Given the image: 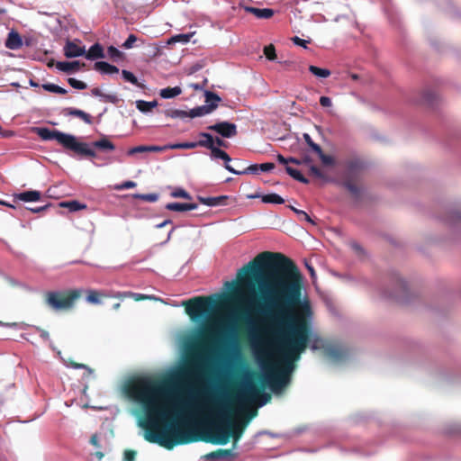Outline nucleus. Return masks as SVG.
Returning a JSON list of instances; mask_svg holds the SVG:
<instances>
[{
  "label": "nucleus",
  "mask_w": 461,
  "mask_h": 461,
  "mask_svg": "<svg viewBox=\"0 0 461 461\" xmlns=\"http://www.w3.org/2000/svg\"><path fill=\"white\" fill-rule=\"evenodd\" d=\"M326 354L334 361H341L348 356V351L339 347H329L326 348Z\"/></svg>",
  "instance_id": "nucleus-18"
},
{
  "label": "nucleus",
  "mask_w": 461,
  "mask_h": 461,
  "mask_svg": "<svg viewBox=\"0 0 461 461\" xmlns=\"http://www.w3.org/2000/svg\"><path fill=\"white\" fill-rule=\"evenodd\" d=\"M134 197L143 200V201H146V202L154 203V202L158 201V194H134Z\"/></svg>",
  "instance_id": "nucleus-41"
},
{
  "label": "nucleus",
  "mask_w": 461,
  "mask_h": 461,
  "mask_svg": "<svg viewBox=\"0 0 461 461\" xmlns=\"http://www.w3.org/2000/svg\"><path fill=\"white\" fill-rule=\"evenodd\" d=\"M94 68L102 74L111 75L119 72V68L113 65H111L105 61H96L94 65Z\"/></svg>",
  "instance_id": "nucleus-21"
},
{
  "label": "nucleus",
  "mask_w": 461,
  "mask_h": 461,
  "mask_svg": "<svg viewBox=\"0 0 461 461\" xmlns=\"http://www.w3.org/2000/svg\"><path fill=\"white\" fill-rule=\"evenodd\" d=\"M91 93L95 96L102 97L104 102L115 103L117 101L115 95L104 94L99 88H93Z\"/></svg>",
  "instance_id": "nucleus-33"
},
{
  "label": "nucleus",
  "mask_w": 461,
  "mask_h": 461,
  "mask_svg": "<svg viewBox=\"0 0 461 461\" xmlns=\"http://www.w3.org/2000/svg\"><path fill=\"white\" fill-rule=\"evenodd\" d=\"M425 101L428 103V104H431L432 103V94L431 93H427L425 94Z\"/></svg>",
  "instance_id": "nucleus-64"
},
{
  "label": "nucleus",
  "mask_w": 461,
  "mask_h": 461,
  "mask_svg": "<svg viewBox=\"0 0 461 461\" xmlns=\"http://www.w3.org/2000/svg\"><path fill=\"white\" fill-rule=\"evenodd\" d=\"M71 366L76 368V369H83V368H86V366L84 365V364H78V363H76V362H71Z\"/></svg>",
  "instance_id": "nucleus-61"
},
{
  "label": "nucleus",
  "mask_w": 461,
  "mask_h": 461,
  "mask_svg": "<svg viewBox=\"0 0 461 461\" xmlns=\"http://www.w3.org/2000/svg\"><path fill=\"white\" fill-rule=\"evenodd\" d=\"M107 53L109 57L113 59H121L123 56L122 52L113 46L108 47Z\"/></svg>",
  "instance_id": "nucleus-47"
},
{
  "label": "nucleus",
  "mask_w": 461,
  "mask_h": 461,
  "mask_svg": "<svg viewBox=\"0 0 461 461\" xmlns=\"http://www.w3.org/2000/svg\"><path fill=\"white\" fill-rule=\"evenodd\" d=\"M116 297H118V298L131 297L135 301H141V300H146V299H153L152 296L145 295V294H136V293H132V292L120 293V294H118L116 295Z\"/></svg>",
  "instance_id": "nucleus-31"
},
{
  "label": "nucleus",
  "mask_w": 461,
  "mask_h": 461,
  "mask_svg": "<svg viewBox=\"0 0 461 461\" xmlns=\"http://www.w3.org/2000/svg\"><path fill=\"white\" fill-rule=\"evenodd\" d=\"M182 93V89L179 86L163 88L159 92V95L162 98L169 99L179 95Z\"/></svg>",
  "instance_id": "nucleus-26"
},
{
  "label": "nucleus",
  "mask_w": 461,
  "mask_h": 461,
  "mask_svg": "<svg viewBox=\"0 0 461 461\" xmlns=\"http://www.w3.org/2000/svg\"><path fill=\"white\" fill-rule=\"evenodd\" d=\"M41 192L35 190L25 191L14 195V200H20L23 202H37L41 199Z\"/></svg>",
  "instance_id": "nucleus-15"
},
{
  "label": "nucleus",
  "mask_w": 461,
  "mask_h": 461,
  "mask_svg": "<svg viewBox=\"0 0 461 461\" xmlns=\"http://www.w3.org/2000/svg\"><path fill=\"white\" fill-rule=\"evenodd\" d=\"M285 171L286 173L292 176L294 179L303 183V184H308L309 183V180L304 177L301 172L292 167H289V166H286L285 167Z\"/></svg>",
  "instance_id": "nucleus-28"
},
{
  "label": "nucleus",
  "mask_w": 461,
  "mask_h": 461,
  "mask_svg": "<svg viewBox=\"0 0 461 461\" xmlns=\"http://www.w3.org/2000/svg\"><path fill=\"white\" fill-rule=\"evenodd\" d=\"M165 114L171 118H186L188 117V112L178 110V109H168L165 111Z\"/></svg>",
  "instance_id": "nucleus-35"
},
{
  "label": "nucleus",
  "mask_w": 461,
  "mask_h": 461,
  "mask_svg": "<svg viewBox=\"0 0 461 461\" xmlns=\"http://www.w3.org/2000/svg\"><path fill=\"white\" fill-rule=\"evenodd\" d=\"M85 57L90 60L104 58V49L102 45L99 43H95L94 45H92L88 51L85 52Z\"/></svg>",
  "instance_id": "nucleus-22"
},
{
  "label": "nucleus",
  "mask_w": 461,
  "mask_h": 461,
  "mask_svg": "<svg viewBox=\"0 0 461 461\" xmlns=\"http://www.w3.org/2000/svg\"><path fill=\"white\" fill-rule=\"evenodd\" d=\"M68 82L75 89L85 90L87 87V85L85 82L77 80L74 77H69Z\"/></svg>",
  "instance_id": "nucleus-40"
},
{
  "label": "nucleus",
  "mask_w": 461,
  "mask_h": 461,
  "mask_svg": "<svg viewBox=\"0 0 461 461\" xmlns=\"http://www.w3.org/2000/svg\"><path fill=\"white\" fill-rule=\"evenodd\" d=\"M362 167V162L358 159H351L346 163L347 176L342 185L356 199L360 197L361 188L354 182L353 177H357Z\"/></svg>",
  "instance_id": "nucleus-7"
},
{
  "label": "nucleus",
  "mask_w": 461,
  "mask_h": 461,
  "mask_svg": "<svg viewBox=\"0 0 461 461\" xmlns=\"http://www.w3.org/2000/svg\"><path fill=\"white\" fill-rule=\"evenodd\" d=\"M136 186V183L133 181H125L122 184L117 185L115 189L117 190H123V189H130Z\"/></svg>",
  "instance_id": "nucleus-51"
},
{
  "label": "nucleus",
  "mask_w": 461,
  "mask_h": 461,
  "mask_svg": "<svg viewBox=\"0 0 461 461\" xmlns=\"http://www.w3.org/2000/svg\"><path fill=\"white\" fill-rule=\"evenodd\" d=\"M88 147L92 149L95 148L102 151H113L115 149L114 144L106 137H103L100 140L92 142L91 147L89 145Z\"/></svg>",
  "instance_id": "nucleus-20"
},
{
  "label": "nucleus",
  "mask_w": 461,
  "mask_h": 461,
  "mask_svg": "<svg viewBox=\"0 0 461 461\" xmlns=\"http://www.w3.org/2000/svg\"><path fill=\"white\" fill-rule=\"evenodd\" d=\"M157 105H158L157 101L148 102V101H144V100H138L136 102V107L141 113H149Z\"/></svg>",
  "instance_id": "nucleus-27"
},
{
  "label": "nucleus",
  "mask_w": 461,
  "mask_h": 461,
  "mask_svg": "<svg viewBox=\"0 0 461 461\" xmlns=\"http://www.w3.org/2000/svg\"><path fill=\"white\" fill-rule=\"evenodd\" d=\"M42 88L46 91L59 95H65L68 92L65 88L51 83L43 84Z\"/></svg>",
  "instance_id": "nucleus-34"
},
{
  "label": "nucleus",
  "mask_w": 461,
  "mask_h": 461,
  "mask_svg": "<svg viewBox=\"0 0 461 461\" xmlns=\"http://www.w3.org/2000/svg\"><path fill=\"white\" fill-rule=\"evenodd\" d=\"M62 113L66 116L77 117V118L81 119L82 121H84L87 124H92V122H93L92 116L90 114L85 113L82 110L77 109V108H73V107L65 108V109H63Z\"/></svg>",
  "instance_id": "nucleus-11"
},
{
  "label": "nucleus",
  "mask_w": 461,
  "mask_h": 461,
  "mask_svg": "<svg viewBox=\"0 0 461 461\" xmlns=\"http://www.w3.org/2000/svg\"><path fill=\"white\" fill-rule=\"evenodd\" d=\"M204 96H205V103L207 104H213V103H216L218 104V103L221 101V98L218 95H216L213 92L208 91V90H206L204 92Z\"/></svg>",
  "instance_id": "nucleus-38"
},
{
  "label": "nucleus",
  "mask_w": 461,
  "mask_h": 461,
  "mask_svg": "<svg viewBox=\"0 0 461 461\" xmlns=\"http://www.w3.org/2000/svg\"><path fill=\"white\" fill-rule=\"evenodd\" d=\"M236 454L232 449H217L215 451L210 452L204 456V458L207 460H216L226 457H234Z\"/></svg>",
  "instance_id": "nucleus-16"
},
{
  "label": "nucleus",
  "mask_w": 461,
  "mask_h": 461,
  "mask_svg": "<svg viewBox=\"0 0 461 461\" xmlns=\"http://www.w3.org/2000/svg\"><path fill=\"white\" fill-rule=\"evenodd\" d=\"M319 156L321 163L324 166H334L335 165V158L332 156L326 155L322 149H321V152H316Z\"/></svg>",
  "instance_id": "nucleus-36"
},
{
  "label": "nucleus",
  "mask_w": 461,
  "mask_h": 461,
  "mask_svg": "<svg viewBox=\"0 0 461 461\" xmlns=\"http://www.w3.org/2000/svg\"><path fill=\"white\" fill-rule=\"evenodd\" d=\"M210 325H203L193 338L190 348L193 353L178 369L176 377L182 382H200L206 378L210 371L211 345L216 341Z\"/></svg>",
  "instance_id": "nucleus-3"
},
{
  "label": "nucleus",
  "mask_w": 461,
  "mask_h": 461,
  "mask_svg": "<svg viewBox=\"0 0 461 461\" xmlns=\"http://www.w3.org/2000/svg\"><path fill=\"white\" fill-rule=\"evenodd\" d=\"M262 202L281 204L285 203V200L277 194H268L262 196Z\"/></svg>",
  "instance_id": "nucleus-32"
},
{
  "label": "nucleus",
  "mask_w": 461,
  "mask_h": 461,
  "mask_svg": "<svg viewBox=\"0 0 461 461\" xmlns=\"http://www.w3.org/2000/svg\"><path fill=\"white\" fill-rule=\"evenodd\" d=\"M303 139L309 147L316 153L321 152V146L316 144L308 133L303 134Z\"/></svg>",
  "instance_id": "nucleus-43"
},
{
  "label": "nucleus",
  "mask_w": 461,
  "mask_h": 461,
  "mask_svg": "<svg viewBox=\"0 0 461 461\" xmlns=\"http://www.w3.org/2000/svg\"><path fill=\"white\" fill-rule=\"evenodd\" d=\"M85 52V46H80L75 41H68L64 46V55L68 59L83 56Z\"/></svg>",
  "instance_id": "nucleus-10"
},
{
  "label": "nucleus",
  "mask_w": 461,
  "mask_h": 461,
  "mask_svg": "<svg viewBox=\"0 0 461 461\" xmlns=\"http://www.w3.org/2000/svg\"><path fill=\"white\" fill-rule=\"evenodd\" d=\"M228 199L226 195H221L216 197H202L199 196L198 200L201 203L205 204L207 206H218L224 204V202Z\"/></svg>",
  "instance_id": "nucleus-24"
},
{
  "label": "nucleus",
  "mask_w": 461,
  "mask_h": 461,
  "mask_svg": "<svg viewBox=\"0 0 461 461\" xmlns=\"http://www.w3.org/2000/svg\"><path fill=\"white\" fill-rule=\"evenodd\" d=\"M225 168L235 175H244V174H258L259 169V165L254 164L247 167L243 169H235L230 165H226Z\"/></svg>",
  "instance_id": "nucleus-25"
},
{
  "label": "nucleus",
  "mask_w": 461,
  "mask_h": 461,
  "mask_svg": "<svg viewBox=\"0 0 461 461\" xmlns=\"http://www.w3.org/2000/svg\"><path fill=\"white\" fill-rule=\"evenodd\" d=\"M292 41H293L294 44H296V45H298V46H302V47H303V48H305V49L307 48V44H308V42H309L308 41H305V40H303V39L299 38L298 36H294V37H293V38H292Z\"/></svg>",
  "instance_id": "nucleus-54"
},
{
  "label": "nucleus",
  "mask_w": 461,
  "mask_h": 461,
  "mask_svg": "<svg viewBox=\"0 0 461 461\" xmlns=\"http://www.w3.org/2000/svg\"><path fill=\"white\" fill-rule=\"evenodd\" d=\"M320 104L322 107H330L332 104L331 99L328 96H321L320 98Z\"/></svg>",
  "instance_id": "nucleus-55"
},
{
  "label": "nucleus",
  "mask_w": 461,
  "mask_h": 461,
  "mask_svg": "<svg viewBox=\"0 0 461 461\" xmlns=\"http://www.w3.org/2000/svg\"><path fill=\"white\" fill-rule=\"evenodd\" d=\"M310 174L316 178L326 179L324 173L316 166H311Z\"/></svg>",
  "instance_id": "nucleus-49"
},
{
  "label": "nucleus",
  "mask_w": 461,
  "mask_h": 461,
  "mask_svg": "<svg viewBox=\"0 0 461 461\" xmlns=\"http://www.w3.org/2000/svg\"><path fill=\"white\" fill-rule=\"evenodd\" d=\"M213 140H214V144L216 143L220 147H227L226 141H224L223 140H221V139H220L218 137L213 139Z\"/></svg>",
  "instance_id": "nucleus-59"
},
{
  "label": "nucleus",
  "mask_w": 461,
  "mask_h": 461,
  "mask_svg": "<svg viewBox=\"0 0 461 461\" xmlns=\"http://www.w3.org/2000/svg\"><path fill=\"white\" fill-rule=\"evenodd\" d=\"M90 443L95 447H98V438L96 435H93L90 438Z\"/></svg>",
  "instance_id": "nucleus-62"
},
{
  "label": "nucleus",
  "mask_w": 461,
  "mask_h": 461,
  "mask_svg": "<svg viewBox=\"0 0 461 461\" xmlns=\"http://www.w3.org/2000/svg\"><path fill=\"white\" fill-rule=\"evenodd\" d=\"M213 303L212 297L195 296L187 301H184L182 305L185 307L186 314L193 321H198L204 318L209 313Z\"/></svg>",
  "instance_id": "nucleus-6"
},
{
  "label": "nucleus",
  "mask_w": 461,
  "mask_h": 461,
  "mask_svg": "<svg viewBox=\"0 0 461 461\" xmlns=\"http://www.w3.org/2000/svg\"><path fill=\"white\" fill-rule=\"evenodd\" d=\"M144 152H148V146L140 145V146H136V147H133V148L128 149L127 155L133 156L137 153H144Z\"/></svg>",
  "instance_id": "nucleus-48"
},
{
  "label": "nucleus",
  "mask_w": 461,
  "mask_h": 461,
  "mask_svg": "<svg viewBox=\"0 0 461 461\" xmlns=\"http://www.w3.org/2000/svg\"><path fill=\"white\" fill-rule=\"evenodd\" d=\"M264 54L269 60H275L276 59V49L272 44L264 48Z\"/></svg>",
  "instance_id": "nucleus-42"
},
{
  "label": "nucleus",
  "mask_w": 461,
  "mask_h": 461,
  "mask_svg": "<svg viewBox=\"0 0 461 461\" xmlns=\"http://www.w3.org/2000/svg\"><path fill=\"white\" fill-rule=\"evenodd\" d=\"M206 145H207V139L203 138V140H200L196 142H182V143L169 144V149H194L196 147L206 148Z\"/></svg>",
  "instance_id": "nucleus-14"
},
{
  "label": "nucleus",
  "mask_w": 461,
  "mask_h": 461,
  "mask_svg": "<svg viewBox=\"0 0 461 461\" xmlns=\"http://www.w3.org/2000/svg\"><path fill=\"white\" fill-rule=\"evenodd\" d=\"M37 134L44 140H57L65 149L74 151L75 153L89 158H95L96 153L94 149L88 147L87 143L79 142L73 135L67 134L56 130H50L48 128H37Z\"/></svg>",
  "instance_id": "nucleus-4"
},
{
  "label": "nucleus",
  "mask_w": 461,
  "mask_h": 461,
  "mask_svg": "<svg viewBox=\"0 0 461 461\" xmlns=\"http://www.w3.org/2000/svg\"><path fill=\"white\" fill-rule=\"evenodd\" d=\"M275 168L274 163H262L259 165V169L263 172H267Z\"/></svg>",
  "instance_id": "nucleus-56"
},
{
  "label": "nucleus",
  "mask_w": 461,
  "mask_h": 461,
  "mask_svg": "<svg viewBox=\"0 0 461 461\" xmlns=\"http://www.w3.org/2000/svg\"><path fill=\"white\" fill-rule=\"evenodd\" d=\"M234 285V283H226ZM303 280L295 263L281 253L264 251L237 272L233 296L244 303L247 310L259 318V326H252L249 335L259 360H268L273 351L280 356L268 365L266 375L247 373L240 400L243 403L261 398L265 404L270 395L291 382L295 362L306 350L311 335L310 302L303 298Z\"/></svg>",
  "instance_id": "nucleus-1"
},
{
  "label": "nucleus",
  "mask_w": 461,
  "mask_h": 461,
  "mask_svg": "<svg viewBox=\"0 0 461 461\" xmlns=\"http://www.w3.org/2000/svg\"><path fill=\"white\" fill-rule=\"evenodd\" d=\"M191 34H178V35H176V36H173L168 43H171V42H184V43H187L190 39H191Z\"/></svg>",
  "instance_id": "nucleus-46"
},
{
  "label": "nucleus",
  "mask_w": 461,
  "mask_h": 461,
  "mask_svg": "<svg viewBox=\"0 0 461 461\" xmlns=\"http://www.w3.org/2000/svg\"><path fill=\"white\" fill-rule=\"evenodd\" d=\"M289 163H293V164H296V165H301L302 161H301V159L290 157L289 158Z\"/></svg>",
  "instance_id": "nucleus-63"
},
{
  "label": "nucleus",
  "mask_w": 461,
  "mask_h": 461,
  "mask_svg": "<svg viewBox=\"0 0 461 461\" xmlns=\"http://www.w3.org/2000/svg\"><path fill=\"white\" fill-rule=\"evenodd\" d=\"M216 107H217L216 103L197 106L194 109H191L188 112V117L195 118V117L203 116L205 114L211 113Z\"/></svg>",
  "instance_id": "nucleus-13"
},
{
  "label": "nucleus",
  "mask_w": 461,
  "mask_h": 461,
  "mask_svg": "<svg viewBox=\"0 0 461 461\" xmlns=\"http://www.w3.org/2000/svg\"><path fill=\"white\" fill-rule=\"evenodd\" d=\"M136 451L131 449H127L124 452V461H135Z\"/></svg>",
  "instance_id": "nucleus-53"
},
{
  "label": "nucleus",
  "mask_w": 461,
  "mask_h": 461,
  "mask_svg": "<svg viewBox=\"0 0 461 461\" xmlns=\"http://www.w3.org/2000/svg\"><path fill=\"white\" fill-rule=\"evenodd\" d=\"M85 63H81L80 61H59L57 62L56 68L63 72L71 73L79 70L81 68L85 67Z\"/></svg>",
  "instance_id": "nucleus-12"
},
{
  "label": "nucleus",
  "mask_w": 461,
  "mask_h": 461,
  "mask_svg": "<svg viewBox=\"0 0 461 461\" xmlns=\"http://www.w3.org/2000/svg\"><path fill=\"white\" fill-rule=\"evenodd\" d=\"M102 294L95 290H89L87 292L86 300L90 303H100V296Z\"/></svg>",
  "instance_id": "nucleus-39"
},
{
  "label": "nucleus",
  "mask_w": 461,
  "mask_h": 461,
  "mask_svg": "<svg viewBox=\"0 0 461 461\" xmlns=\"http://www.w3.org/2000/svg\"><path fill=\"white\" fill-rule=\"evenodd\" d=\"M277 160L279 163L284 164V165H287L289 163V158H285L281 154L277 155Z\"/></svg>",
  "instance_id": "nucleus-58"
},
{
  "label": "nucleus",
  "mask_w": 461,
  "mask_h": 461,
  "mask_svg": "<svg viewBox=\"0 0 461 461\" xmlns=\"http://www.w3.org/2000/svg\"><path fill=\"white\" fill-rule=\"evenodd\" d=\"M207 129L217 132L223 138H232L238 133L236 124L229 122H217L208 126Z\"/></svg>",
  "instance_id": "nucleus-9"
},
{
  "label": "nucleus",
  "mask_w": 461,
  "mask_h": 461,
  "mask_svg": "<svg viewBox=\"0 0 461 461\" xmlns=\"http://www.w3.org/2000/svg\"><path fill=\"white\" fill-rule=\"evenodd\" d=\"M61 207L68 208L70 212H77L82 209H86V205L80 203L77 201H68V202H62L60 203Z\"/></svg>",
  "instance_id": "nucleus-29"
},
{
  "label": "nucleus",
  "mask_w": 461,
  "mask_h": 461,
  "mask_svg": "<svg viewBox=\"0 0 461 461\" xmlns=\"http://www.w3.org/2000/svg\"><path fill=\"white\" fill-rule=\"evenodd\" d=\"M171 196L174 198H184V199H187V200L192 199V196L190 195V194L183 188H176L171 193Z\"/></svg>",
  "instance_id": "nucleus-37"
},
{
  "label": "nucleus",
  "mask_w": 461,
  "mask_h": 461,
  "mask_svg": "<svg viewBox=\"0 0 461 461\" xmlns=\"http://www.w3.org/2000/svg\"><path fill=\"white\" fill-rule=\"evenodd\" d=\"M246 12L254 14L258 19H269L274 15V10L270 8L245 7Z\"/></svg>",
  "instance_id": "nucleus-19"
},
{
  "label": "nucleus",
  "mask_w": 461,
  "mask_h": 461,
  "mask_svg": "<svg viewBox=\"0 0 461 461\" xmlns=\"http://www.w3.org/2000/svg\"><path fill=\"white\" fill-rule=\"evenodd\" d=\"M199 136L201 138L207 139L206 149L211 150L212 158L222 159L225 162L224 167L226 165H230L229 162L231 160L230 157L229 156V154L227 152H225L224 150L221 149L219 147H216L214 145L213 137L210 133L200 132Z\"/></svg>",
  "instance_id": "nucleus-8"
},
{
  "label": "nucleus",
  "mask_w": 461,
  "mask_h": 461,
  "mask_svg": "<svg viewBox=\"0 0 461 461\" xmlns=\"http://www.w3.org/2000/svg\"><path fill=\"white\" fill-rule=\"evenodd\" d=\"M82 292L78 289H67L49 291L44 294L45 304L54 312L71 311L76 302L81 297Z\"/></svg>",
  "instance_id": "nucleus-5"
},
{
  "label": "nucleus",
  "mask_w": 461,
  "mask_h": 461,
  "mask_svg": "<svg viewBox=\"0 0 461 461\" xmlns=\"http://www.w3.org/2000/svg\"><path fill=\"white\" fill-rule=\"evenodd\" d=\"M198 207L196 203H169L166 205V209L173 212H185L195 210Z\"/></svg>",
  "instance_id": "nucleus-23"
},
{
  "label": "nucleus",
  "mask_w": 461,
  "mask_h": 461,
  "mask_svg": "<svg viewBox=\"0 0 461 461\" xmlns=\"http://www.w3.org/2000/svg\"><path fill=\"white\" fill-rule=\"evenodd\" d=\"M206 85H207V79L204 78L202 84L193 83V84H190V87L194 88V90H202Z\"/></svg>",
  "instance_id": "nucleus-57"
},
{
  "label": "nucleus",
  "mask_w": 461,
  "mask_h": 461,
  "mask_svg": "<svg viewBox=\"0 0 461 461\" xmlns=\"http://www.w3.org/2000/svg\"><path fill=\"white\" fill-rule=\"evenodd\" d=\"M300 221H305L311 224L315 225L316 222L310 217V215L303 210H294Z\"/></svg>",
  "instance_id": "nucleus-45"
},
{
  "label": "nucleus",
  "mask_w": 461,
  "mask_h": 461,
  "mask_svg": "<svg viewBox=\"0 0 461 461\" xmlns=\"http://www.w3.org/2000/svg\"><path fill=\"white\" fill-rule=\"evenodd\" d=\"M137 37L134 34H130L127 40L123 42L122 47L124 49H131L133 47V44L137 41Z\"/></svg>",
  "instance_id": "nucleus-50"
},
{
  "label": "nucleus",
  "mask_w": 461,
  "mask_h": 461,
  "mask_svg": "<svg viewBox=\"0 0 461 461\" xmlns=\"http://www.w3.org/2000/svg\"><path fill=\"white\" fill-rule=\"evenodd\" d=\"M49 207V205H44V206H41V207H37V208H31L30 210L34 212V213H38V212H43L44 210H46L47 208Z\"/></svg>",
  "instance_id": "nucleus-60"
},
{
  "label": "nucleus",
  "mask_w": 461,
  "mask_h": 461,
  "mask_svg": "<svg viewBox=\"0 0 461 461\" xmlns=\"http://www.w3.org/2000/svg\"><path fill=\"white\" fill-rule=\"evenodd\" d=\"M122 77H123L126 81H128V82H130V83H131V84H133V85H135V86H139V82H138L137 77H135L131 72H130V71H128V70L123 69V70L122 71Z\"/></svg>",
  "instance_id": "nucleus-44"
},
{
  "label": "nucleus",
  "mask_w": 461,
  "mask_h": 461,
  "mask_svg": "<svg viewBox=\"0 0 461 461\" xmlns=\"http://www.w3.org/2000/svg\"><path fill=\"white\" fill-rule=\"evenodd\" d=\"M23 46V41L20 34L16 32H11L5 41V47L9 50H18Z\"/></svg>",
  "instance_id": "nucleus-17"
},
{
  "label": "nucleus",
  "mask_w": 461,
  "mask_h": 461,
  "mask_svg": "<svg viewBox=\"0 0 461 461\" xmlns=\"http://www.w3.org/2000/svg\"><path fill=\"white\" fill-rule=\"evenodd\" d=\"M167 149H170L169 144L165 145V146H148V152H151V151L152 152H159V151H164Z\"/></svg>",
  "instance_id": "nucleus-52"
},
{
  "label": "nucleus",
  "mask_w": 461,
  "mask_h": 461,
  "mask_svg": "<svg viewBox=\"0 0 461 461\" xmlns=\"http://www.w3.org/2000/svg\"><path fill=\"white\" fill-rule=\"evenodd\" d=\"M309 71L317 77L326 78L330 76V71L327 68H321L316 66L311 65Z\"/></svg>",
  "instance_id": "nucleus-30"
},
{
  "label": "nucleus",
  "mask_w": 461,
  "mask_h": 461,
  "mask_svg": "<svg viewBox=\"0 0 461 461\" xmlns=\"http://www.w3.org/2000/svg\"><path fill=\"white\" fill-rule=\"evenodd\" d=\"M122 390L130 400L141 406L145 413L140 422L144 429V438L167 449L197 441L225 445L230 438L235 448L245 428L258 414L256 409L236 408L233 401L227 398H213L205 407L211 427L208 433L202 434L185 414H181L175 420H168V411L163 403V383L155 377H131L124 383Z\"/></svg>",
  "instance_id": "nucleus-2"
}]
</instances>
